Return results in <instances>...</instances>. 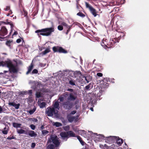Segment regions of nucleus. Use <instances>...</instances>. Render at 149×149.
<instances>
[{
	"label": "nucleus",
	"mask_w": 149,
	"mask_h": 149,
	"mask_svg": "<svg viewBox=\"0 0 149 149\" xmlns=\"http://www.w3.org/2000/svg\"><path fill=\"white\" fill-rule=\"evenodd\" d=\"M1 66L8 68L10 73H15L17 72L18 71V69L10 60L5 61H0V66Z\"/></svg>",
	"instance_id": "2"
},
{
	"label": "nucleus",
	"mask_w": 149,
	"mask_h": 149,
	"mask_svg": "<svg viewBox=\"0 0 149 149\" xmlns=\"http://www.w3.org/2000/svg\"><path fill=\"white\" fill-rule=\"evenodd\" d=\"M81 72L80 71H76L74 72L75 76L76 77L77 75L81 74Z\"/></svg>",
	"instance_id": "43"
},
{
	"label": "nucleus",
	"mask_w": 149,
	"mask_h": 149,
	"mask_svg": "<svg viewBox=\"0 0 149 149\" xmlns=\"http://www.w3.org/2000/svg\"><path fill=\"white\" fill-rule=\"evenodd\" d=\"M46 113L49 116H52L54 114L55 116L58 115V111L54 109V108L49 107L46 110Z\"/></svg>",
	"instance_id": "5"
},
{
	"label": "nucleus",
	"mask_w": 149,
	"mask_h": 149,
	"mask_svg": "<svg viewBox=\"0 0 149 149\" xmlns=\"http://www.w3.org/2000/svg\"><path fill=\"white\" fill-rule=\"evenodd\" d=\"M76 112V111H72L71 112V114H74Z\"/></svg>",
	"instance_id": "56"
},
{
	"label": "nucleus",
	"mask_w": 149,
	"mask_h": 149,
	"mask_svg": "<svg viewBox=\"0 0 149 149\" xmlns=\"http://www.w3.org/2000/svg\"><path fill=\"white\" fill-rule=\"evenodd\" d=\"M46 105V103L45 102H42L40 103H38V105L40 107V108H42L44 107Z\"/></svg>",
	"instance_id": "24"
},
{
	"label": "nucleus",
	"mask_w": 149,
	"mask_h": 149,
	"mask_svg": "<svg viewBox=\"0 0 149 149\" xmlns=\"http://www.w3.org/2000/svg\"><path fill=\"white\" fill-rule=\"evenodd\" d=\"M6 24H10L11 25V27H13V24H10V22H8L7 23L6 22Z\"/></svg>",
	"instance_id": "60"
},
{
	"label": "nucleus",
	"mask_w": 149,
	"mask_h": 149,
	"mask_svg": "<svg viewBox=\"0 0 149 149\" xmlns=\"http://www.w3.org/2000/svg\"><path fill=\"white\" fill-rule=\"evenodd\" d=\"M51 51L50 50V48L47 47L44 51L42 52V54L43 55H45L47 53H49Z\"/></svg>",
	"instance_id": "22"
},
{
	"label": "nucleus",
	"mask_w": 149,
	"mask_h": 149,
	"mask_svg": "<svg viewBox=\"0 0 149 149\" xmlns=\"http://www.w3.org/2000/svg\"><path fill=\"white\" fill-rule=\"evenodd\" d=\"M58 29L59 31H62L63 29V27L62 24L59 25L58 26Z\"/></svg>",
	"instance_id": "39"
},
{
	"label": "nucleus",
	"mask_w": 149,
	"mask_h": 149,
	"mask_svg": "<svg viewBox=\"0 0 149 149\" xmlns=\"http://www.w3.org/2000/svg\"><path fill=\"white\" fill-rule=\"evenodd\" d=\"M8 104L9 105L13 106L16 109H18L19 108L20 105L19 104H16L15 103L13 102H9Z\"/></svg>",
	"instance_id": "14"
},
{
	"label": "nucleus",
	"mask_w": 149,
	"mask_h": 149,
	"mask_svg": "<svg viewBox=\"0 0 149 149\" xmlns=\"http://www.w3.org/2000/svg\"><path fill=\"white\" fill-rule=\"evenodd\" d=\"M61 24L66 29L69 28V26H68L67 24L64 22H61Z\"/></svg>",
	"instance_id": "33"
},
{
	"label": "nucleus",
	"mask_w": 149,
	"mask_h": 149,
	"mask_svg": "<svg viewBox=\"0 0 149 149\" xmlns=\"http://www.w3.org/2000/svg\"><path fill=\"white\" fill-rule=\"evenodd\" d=\"M116 141L117 143L119 146H120L123 143V139L120 138L119 137H117V138Z\"/></svg>",
	"instance_id": "15"
},
{
	"label": "nucleus",
	"mask_w": 149,
	"mask_h": 149,
	"mask_svg": "<svg viewBox=\"0 0 149 149\" xmlns=\"http://www.w3.org/2000/svg\"><path fill=\"white\" fill-rule=\"evenodd\" d=\"M77 15L82 17H84L85 16V15L82 12H79V13H78L77 14Z\"/></svg>",
	"instance_id": "31"
},
{
	"label": "nucleus",
	"mask_w": 149,
	"mask_h": 149,
	"mask_svg": "<svg viewBox=\"0 0 149 149\" xmlns=\"http://www.w3.org/2000/svg\"><path fill=\"white\" fill-rule=\"evenodd\" d=\"M2 131V133L4 134H7L8 132L9 129H7L6 130H0Z\"/></svg>",
	"instance_id": "36"
},
{
	"label": "nucleus",
	"mask_w": 149,
	"mask_h": 149,
	"mask_svg": "<svg viewBox=\"0 0 149 149\" xmlns=\"http://www.w3.org/2000/svg\"><path fill=\"white\" fill-rule=\"evenodd\" d=\"M12 139H16V138L14 136H8L7 138L6 139L8 140H11Z\"/></svg>",
	"instance_id": "37"
},
{
	"label": "nucleus",
	"mask_w": 149,
	"mask_h": 149,
	"mask_svg": "<svg viewBox=\"0 0 149 149\" xmlns=\"http://www.w3.org/2000/svg\"><path fill=\"white\" fill-rule=\"evenodd\" d=\"M17 132L19 134H26L25 133V131L22 129H21L19 130L17 129Z\"/></svg>",
	"instance_id": "25"
},
{
	"label": "nucleus",
	"mask_w": 149,
	"mask_h": 149,
	"mask_svg": "<svg viewBox=\"0 0 149 149\" xmlns=\"http://www.w3.org/2000/svg\"><path fill=\"white\" fill-rule=\"evenodd\" d=\"M21 124L20 123H17L15 122L13 123V127L16 128H18L20 127Z\"/></svg>",
	"instance_id": "23"
},
{
	"label": "nucleus",
	"mask_w": 149,
	"mask_h": 149,
	"mask_svg": "<svg viewBox=\"0 0 149 149\" xmlns=\"http://www.w3.org/2000/svg\"><path fill=\"white\" fill-rule=\"evenodd\" d=\"M97 75L98 77H101L102 76L103 74L101 73H98L97 74Z\"/></svg>",
	"instance_id": "49"
},
{
	"label": "nucleus",
	"mask_w": 149,
	"mask_h": 149,
	"mask_svg": "<svg viewBox=\"0 0 149 149\" xmlns=\"http://www.w3.org/2000/svg\"><path fill=\"white\" fill-rule=\"evenodd\" d=\"M77 138L82 145H84V142L82 141V138L79 136H77Z\"/></svg>",
	"instance_id": "32"
},
{
	"label": "nucleus",
	"mask_w": 149,
	"mask_h": 149,
	"mask_svg": "<svg viewBox=\"0 0 149 149\" xmlns=\"http://www.w3.org/2000/svg\"><path fill=\"white\" fill-rule=\"evenodd\" d=\"M36 109V107L34 106V108L30 110L28 112L31 115L33 114L35 111Z\"/></svg>",
	"instance_id": "28"
},
{
	"label": "nucleus",
	"mask_w": 149,
	"mask_h": 149,
	"mask_svg": "<svg viewBox=\"0 0 149 149\" xmlns=\"http://www.w3.org/2000/svg\"><path fill=\"white\" fill-rule=\"evenodd\" d=\"M69 93L68 92H65L62 95L65 98L69 95Z\"/></svg>",
	"instance_id": "42"
},
{
	"label": "nucleus",
	"mask_w": 149,
	"mask_h": 149,
	"mask_svg": "<svg viewBox=\"0 0 149 149\" xmlns=\"http://www.w3.org/2000/svg\"><path fill=\"white\" fill-rule=\"evenodd\" d=\"M3 111L2 108L1 107V106H0V113H1Z\"/></svg>",
	"instance_id": "58"
},
{
	"label": "nucleus",
	"mask_w": 149,
	"mask_h": 149,
	"mask_svg": "<svg viewBox=\"0 0 149 149\" xmlns=\"http://www.w3.org/2000/svg\"><path fill=\"white\" fill-rule=\"evenodd\" d=\"M71 27L72 26L70 25L69 26V28H66L67 29V30L66 32L65 33L66 35H68V34L69 32L70 31V30Z\"/></svg>",
	"instance_id": "41"
},
{
	"label": "nucleus",
	"mask_w": 149,
	"mask_h": 149,
	"mask_svg": "<svg viewBox=\"0 0 149 149\" xmlns=\"http://www.w3.org/2000/svg\"><path fill=\"white\" fill-rule=\"evenodd\" d=\"M33 83L34 84L33 86L35 88H40L41 86L42 85V84L40 82H38L37 81H34Z\"/></svg>",
	"instance_id": "13"
},
{
	"label": "nucleus",
	"mask_w": 149,
	"mask_h": 149,
	"mask_svg": "<svg viewBox=\"0 0 149 149\" xmlns=\"http://www.w3.org/2000/svg\"><path fill=\"white\" fill-rule=\"evenodd\" d=\"M42 93L40 92H36V97L39 98L42 97Z\"/></svg>",
	"instance_id": "27"
},
{
	"label": "nucleus",
	"mask_w": 149,
	"mask_h": 149,
	"mask_svg": "<svg viewBox=\"0 0 149 149\" xmlns=\"http://www.w3.org/2000/svg\"><path fill=\"white\" fill-rule=\"evenodd\" d=\"M11 42L10 40L7 41L6 43V45L9 47H10Z\"/></svg>",
	"instance_id": "38"
},
{
	"label": "nucleus",
	"mask_w": 149,
	"mask_h": 149,
	"mask_svg": "<svg viewBox=\"0 0 149 149\" xmlns=\"http://www.w3.org/2000/svg\"><path fill=\"white\" fill-rule=\"evenodd\" d=\"M75 117L74 116H70L68 118V120L70 122L72 123L74 120Z\"/></svg>",
	"instance_id": "29"
},
{
	"label": "nucleus",
	"mask_w": 149,
	"mask_h": 149,
	"mask_svg": "<svg viewBox=\"0 0 149 149\" xmlns=\"http://www.w3.org/2000/svg\"><path fill=\"white\" fill-rule=\"evenodd\" d=\"M67 91L71 92H72L73 91V90L71 88H68L67 90Z\"/></svg>",
	"instance_id": "52"
},
{
	"label": "nucleus",
	"mask_w": 149,
	"mask_h": 149,
	"mask_svg": "<svg viewBox=\"0 0 149 149\" xmlns=\"http://www.w3.org/2000/svg\"><path fill=\"white\" fill-rule=\"evenodd\" d=\"M60 135L62 138H63V139H64L65 138L68 137V135L67 132H62L60 133Z\"/></svg>",
	"instance_id": "17"
},
{
	"label": "nucleus",
	"mask_w": 149,
	"mask_h": 149,
	"mask_svg": "<svg viewBox=\"0 0 149 149\" xmlns=\"http://www.w3.org/2000/svg\"><path fill=\"white\" fill-rule=\"evenodd\" d=\"M40 128L41 130H42L44 129L45 128L44 126L43 125H42L41 126V127Z\"/></svg>",
	"instance_id": "61"
},
{
	"label": "nucleus",
	"mask_w": 149,
	"mask_h": 149,
	"mask_svg": "<svg viewBox=\"0 0 149 149\" xmlns=\"http://www.w3.org/2000/svg\"><path fill=\"white\" fill-rule=\"evenodd\" d=\"M52 142L54 145L56 147H58L60 143L57 136L52 135H51L50 138L48 139L47 143H51Z\"/></svg>",
	"instance_id": "4"
},
{
	"label": "nucleus",
	"mask_w": 149,
	"mask_h": 149,
	"mask_svg": "<svg viewBox=\"0 0 149 149\" xmlns=\"http://www.w3.org/2000/svg\"><path fill=\"white\" fill-rule=\"evenodd\" d=\"M59 102L58 101H56L55 102L53 105L54 107H53V108H54V109H57L58 110L59 109Z\"/></svg>",
	"instance_id": "20"
},
{
	"label": "nucleus",
	"mask_w": 149,
	"mask_h": 149,
	"mask_svg": "<svg viewBox=\"0 0 149 149\" xmlns=\"http://www.w3.org/2000/svg\"><path fill=\"white\" fill-rule=\"evenodd\" d=\"M109 84L108 83L106 82L104 83L101 85V87L102 90H105L106 88H107L109 86Z\"/></svg>",
	"instance_id": "16"
},
{
	"label": "nucleus",
	"mask_w": 149,
	"mask_h": 149,
	"mask_svg": "<svg viewBox=\"0 0 149 149\" xmlns=\"http://www.w3.org/2000/svg\"><path fill=\"white\" fill-rule=\"evenodd\" d=\"M30 127L32 130H35L36 128V126L33 124L30 125Z\"/></svg>",
	"instance_id": "44"
},
{
	"label": "nucleus",
	"mask_w": 149,
	"mask_h": 149,
	"mask_svg": "<svg viewBox=\"0 0 149 149\" xmlns=\"http://www.w3.org/2000/svg\"><path fill=\"white\" fill-rule=\"evenodd\" d=\"M32 93V90H29L27 92V94L28 93L30 95H31Z\"/></svg>",
	"instance_id": "46"
},
{
	"label": "nucleus",
	"mask_w": 149,
	"mask_h": 149,
	"mask_svg": "<svg viewBox=\"0 0 149 149\" xmlns=\"http://www.w3.org/2000/svg\"><path fill=\"white\" fill-rule=\"evenodd\" d=\"M18 34V32L17 31H15L13 34V36L15 35H17Z\"/></svg>",
	"instance_id": "53"
},
{
	"label": "nucleus",
	"mask_w": 149,
	"mask_h": 149,
	"mask_svg": "<svg viewBox=\"0 0 149 149\" xmlns=\"http://www.w3.org/2000/svg\"><path fill=\"white\" fill-rule=\"evenodd\" d=\"M90 86L89 85H88L86 86L85 87V88L87 90H88L89 89V88H90Z\"/></svg>",
	"instance_id": "50"
},
{
	"label": "nucleus",
	"mask_w": 149,
	"mask_h": 149,
	"mask_svg": "<svg viewBox=\"0 0 149 149\" xmlns=\"http://www.w3.org/2000/svg\"><path fill=\"white\" fill-rule=\"evenodd\" d=\"M21 93L22 94H27V91H23L21 92Z\"/></svg>",
	"instance_id": "57"
},
{
	"label": "nucleus",
	"mask_w": 149,
	"mask_h": 149,
	"mask_svg": "<svg viewBox=\"0 0 149 149\" xmlns=\"http://www.w3.org/2000/svg\"><path fill=\"white\" fill-rule=\"evenodd\" d=\"M100 97L98 96L97 95H96L95 94L93 93L92 94V97L91 98V102L92 103H95L98 99H99Z\"/></svg>",
	"instance_id": "11"
},
{
	"label": "nucleus",
	"mask_w": 149,
	"mask_h": 149,
	"mask_svg": "<svg viewBox=\"0 0 149 149\" xmlns=\"http://www.w3.org/2000/svg\"><path fill=\"white\" fill-rule=\"evenodd\" d=\"M76 98V97L74 96L73 94L70 93L69 94V96L67 98V99L68 101L71 102L74 101Z\"/></svg>",
	"instance_id": "12"
},
{
	"label": "nucleus",
	"mask_w": 149,
	"mask_h": 149,
	"mask_svg": "<svg viewBox=\"0 0 149 149\" xmlns=\"http://www.w3.org/2000/svg\"><path fill=\"white\" fill-rule=\"evenodd\" d=\"M69 84L72 86H75V81L74 79H71L69 81Z\"/></svg>",
	"instance_id": "26"
},
{
	"label": "nucleus",
	"mask_w": 149,
	"mask_h": 149,
	"mask_svg": "<svg viewBox=\"0 0 149 149\" xmlns=\"http://www.w3.org/2000/svg\"><path fill=\"white\" fill-rule=\"evenodd\" d=\"M21 41V40L20 39H18L16 40V42L17 43H19Z\"/></svg>",
	"instance_id": "51"
},
{
	"label": "nucleus",
	"mask_w": 149,
	"mask_h": 149,
	"mask_svg": "<svg viewBox=\"0 0 149 149\" xmlns=\"http://www.w3.org/2000/svg\"><path fill=\"white\" fill-rule=\"evenodd\" d=\"M2 24H6V22H3V21L0 22V26H1Z\"/></svg>",
	"instance_id": "55"
},
{
	"label": "nucleus",
	"mask_w": 149,
	"mask_h": 149,
	"mask_svg": "<svg viewBox=\"0 0 149 149\" xmlns=\"http://www.w3.org/2000/svg\"><path fill=\"white\" fill-rule=\"evenodd\" d=\"M8 30L4 26H2L0 30V36H4L8 33Z\"/></svg>",
	"instance_id": "10"
},
{
	"label": "nucleus",
	"mask_w": 149,
	"mask_h": 149,
	"mask_svg": "<svg viewBox=\"0 0 149 149\" xmlns=\"http://www.w3.org/2000/svg\"><path fill=\"white\" fill-rule=\"evenodd\" d=\"M54 31V28L53 27L43 29H41L35 31V33H39L40 35L43 36H50L52 33Z\"/></svg>",
	"instance_id": "3"
},
{
	"label": "nucleus",
	"mask_w": 149,
	"mask_h": 149,
	"mask_svg": "<svg viewBox=\"0 0 149 149\" xmlns=\"http://www.w3.org/2000/svg\"><path fill=\"white\" fill-rule=\"evenodd\" d=\"M33 63H32L29 66L28 68V70L26 72V74H28L33 69Z\"/></svg>",
	"instance_id": "19"
},
{
	"label": "nucleus",
	"mask_w": 149,
	"mask_h": 149,
	"mask_svg": "<svg viewBox=\"0 0 149 149\" xmlns=\"http://www.w3.org/2000/svg\"><path fill=\"white\" fill-rule=\"evenodd\" d=\"M36 144L35 143H32L31 147L32 148H34L36 146Z\"/></svg>",
	"instance_id": "47"
},
{
	"label": "nucleus",
	"mask_w": 149,
	"mask_h": 149,
	"mask_svg": "<svg viewBox=\"0 0 149 149\" xmlns=\"http://www.w3.org/2000/svg\"><path fill=\"white\" fill-rule=\"evenodd\" d=\"M62 105L65 109L69 110L72 108L73 106V103L67 100L63 102Z\"/></svg>",
	"instance_id": "7"
},
{
	"label": "nucleus",
	"mask_w": 149,
	"mask_h": 149,
	"mask_svg": "<svg viewBox=\"0 0 149 149\" xmlns=\"http://www.w3.org/2000/svg\"><path fill=\"white\" fill-rule=\"evenodd\" d=\"M86 6V8H88L91 13L93 15L94 17H96L98 15L95 9L94 8L91 6H90L88 3L86 2L85 3Z\"/></svg>",
	"instance_id": "8"
},
{
	"label": "nucleus",
	"mask_w": 149,
	"mask_h": 149,
	"mask_svg": "<svg viewBox=\"0 0 149 149\" xmlns=\"http://www.w3.org/2000/svg\"><path fill=\"white\" fill-rule=\"evenodd\" d=\"M28 134L31 137H36L37 136V134L35 132L32 130H30L28 132Z\"/></svg>",
	"instance_id": "18"
},
{
	"label": "nucleus",
	"mask_w": 149,
	"mask_h": 149,
	"mask_svg": "<svg viewBox=\"0 0 149 149\" xmlns=\"http://www.w3.org/2000/svg\"><path fill=\"white\" fill-rule=\"evenodd\" d=\"M104 81H107V82H108V81H110V79H107V78H104Z\"/></svg>",
	"instance_id": "59"
},
{
	"label": "nucleus",
	"mask_w": 149,
	"mask_h": 149,
	"mask_svg": "<svg viewBox=\"0 0 149 149\" xmlns=\"http://www.w3.org/2000/svg\"><path fill=\"white\" fill-rule=\"evenodd\" d=\"M33 120H32L33 121H34V122H37L38 121V120H37V119L36 118H33L32 119Z\"/></svg>",
	"instance_id": "54"
},
{
	"label": "nucleus",
	"mask_w": 149,
	"mask_h": 149,
	"mask_svg": "<svg viewBox=\"0 0 149 149\" xmlns=\"http://www.w3.org/2000/svg\"><path fill=\"white\" fill-rule=\"evenodd\" d=\"M4 10L5 11H8L10 10V7L9 6H7L6 8Z\"/></svg>",
	"instance_id": "48"
},
{
	"label": "nucleus",
	"mask_w": 149,
	"mask_h": 149,
	"mask_svg": "<svg viewBox=\"0 0 149 149\" xmlns=\"http://www.w3.org/2000/svg\"><path fill=\"white\" fill-rule=\"evenodd\" d=\"M4 38L1 37L0 36V41H2L4 39Z\"/></svg>",
	"instance_id": "64"
},
{
	"label": "nucleus",
	"mask_w": 149,
	"mask_h": 149,
	"mask_svg": "<svg viewBox=\"0 0 149 149\" xmlns=\"http://www.w3.org/2000/svg\"><path fill=\"white\" fill-rule=\"evenodd\" d=\"M117 138V137L116 136H110L107 137L105 140V141L106 143H111L116 141Z\"/></svg>",
	"instance_id": "9"
},
{
	"label": "nucleus",
	"mask_w": 149,
	"mask_h": 149,
	"mask_svg": "<svg viewBox=\"0 0 149 149\" xmlns=\"http://www.w3.org/2000/svg\"><path fill=\"white\" fill-rule=\"evenodd\" d=\"M68 136L74 137L75 136V133L72 131H70L67 132Z\"/></svg>",
	"instance_id": "21"
},
{
	"label": "nucleus",
	"mask_w": 149,
	"mask_h": 149,
	"mask_svg": "<svg viewBox=\"0 0 149 149\" xmlns=\"http://www.w3.org/2000/svg\"><path fill=\"white\" fill-rule=\"evenodd\" d=\"M116 37L115 38H113L112 41H113V43L111 42H109L110 44H108L109 40L106 39H103L102 40V46H105L108 48H110L113 47L114 44L116 42H119V40L122 37H124L125 36V33L123 32H118L116 34Z\"/></svg>",
	"instance_id": "1"
},
{
	"label": "nucleus",
	"mask_w": 149,
	"mask_h": 149,
	"mask_svg": "<svg viewBox=\"0 0 149 149\" xmlns=\"http://www.w3.org/2000/svg\"><path fill=\"white\" fill-rule=\"evenodd\" d=\"M111 81L112 83H115V80L114 79H111Z\"/></svg>",
	"instance_id": "63"
},
{
	"label": "nucleus",
	"mask_w": 149,
	"mask_h": 149,
	"mask_svg": "<svg viewBox=\"0 0 149 149\" xmlns=\"http://www.w3.org/2000/svg\"><path fill=\"white\" fill-rule=\"evenodd\" d=\"M55 146L53 144H49L47 146V148L48 149H54L55 148Z\"/></svg>",
	"instance_id": "30"
},
{
	"label": "nucleus",
	"mask_w": 149,
	"mask_h": 149,
	"mask_svg": "<svg viewBox=\"0 0 149 149\" xmlns=\"http://www.w3.org/2000/svg\"><path fill=\"white\" fill-rule=\"evenodd\" d=\"M52 50L54 52H59L66 54L68 53L67 51L62 48L61 47L59 46H54L52 47Z\"/></svg>",
	"instance_id": "6"
},
{
	"label": "nucleus",
	"mask_w": 149,
	"mask_h": 149,
	"mask_svg": "<svg viewBox=\"0 0 149 149\" xmlns=\"http://www.w3.org/2000/svg\"><path fill=\"white\" fill-rule=\"evenodd\" d=\"M65 97L63 96L62 95L60 96L59 98V100L60 102H63L65 99Z\"/></svg>",
	"instance_id": "35"
},
{
	"label": "nucleus",
	"mask_w": 149,
	"mask_h": 149,
	"mask_svg": "<svg viewBox=\"0 0 149 149\" xmlns=\"http://www.w3.org/2000/svg\"><path fill=\"white\" fill-rule=\"evenodd\" d=\"M38 72V70L37 69H34L33 70L32 73V74H37Z\"/></svg>",
	"instance_id": "45"
},
{
	"label": "nucleus",
	"mask_w": 149,
	"mask_h": 149,
	"mask_svg": "<svg viewBox=\"0 0 149 149\" xmlns=\"http://www.w3.org/2000/svg\"><path fill=\"white\" fill-rule=\"evenodd\" d=\"M54 126H55L56 127H59L60 126H61L62 125L61 123H58V122H56L54 124Z\"/></svg>",
	"instance_id": "34"
},
{
	"label": "nucleus",
	"mask_w": 149,
	"mask_h": 149,
	"mask_svg": "<svg viewBox=\"0 0 149 149\" xmlns=\"http://www.w3.org/2000/svg\"><path fill=\"white\" fill-rule=\"evenodd\" d=\"M43 100V99L42 100L41 99H39L38 100V102L39 103H40V102H41V101Z\"/></svg>",
	"instance_id": "62"
},
{
	"label": "nucleus",
	"mask_w": 149,
	"mask_h": 149,
	"mask_svg": "<svg viewBox=\"0 0 149 149\" xmlns=\"http://www.w3.org/2000/svg\"><path fill=\"white\" fill-rule=\"evenodd\" d=\"M42 133L43 135H46L49 133L48 131L46 130H44L42 131Z\"/></svg>",
	"instance_id": "40"
}]
</instances>
